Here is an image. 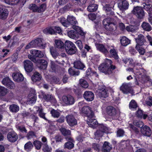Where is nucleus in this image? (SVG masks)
Listing matches in <instances>:
<instances>
[{
	"instance_id": "nucleus-38",
	"label": "nucleus",
	"mask_w": 152,
	"mask_h": 152,
	"mask_svg": "<svg viewBox=\"0 0 152 152\" xmlns=\"http://www.w3.org/2000/svg\"><path fill=\"white\" fill-rule=\"evenodd\" d=\"M9 109L12 113H17L19 110V107L15 104H12L10 105Z\"/></svg>"
},
{
	"instance_id": "nucleus-40",
	"label": "nucleus",
	"mask_w": 152,
	"mask_h": 152,
	"mask_svg": "<svg viewBox=\"0 0 152 152\" xmlns=\"http://www.w3.org/2000/svg\"><path fill=\"white\" fill-rule=\"evenodd\" d=\"M137 107V104L135 101L134 100H132L129 104V108L132 110H134Z\"/></svg>"
},
{
	"instance_id": "nucleus-37",
	"label": "nucleus",
	"mask_w": 152,
	"mask_h": 152,
	"mask_svg": "<svg viewBox=\"0 0 152 152\" xmlns=\"http://www.w3.org/2000/svg\"><path fill=\"white\" fill-rule=\"evenodd\" d=\"M50 50L51 55L55 59H56L59 56V53L53 47H50Z\"/></svg>"
},
{
	"instance_id": "nucleus-9",
	"label": "nucleus",
	"mask_w": 152,
	"mask_h": 152,
	"mask_svg": "<svg viewBox=\"0 0 152 152\" xmlns=\"http://www.w3.org/2000/svg\"><path fill=\"white\" fill-rule=\"evenodd\" d=\"M81 112L86 115L88 118L93 117L94 116V113L91 110V108L88 106H85L81 110Z\"/></svg>"
},
{
	"instance_id": "nucleus-27",
	"label": "nucleus",
	"mask_w": 152,
	"mask_h": 152,
	"mask_svg": "<svg viewBox=\"0 0 152 152\" xmlns=\"http://www.w3.org/2000/svg\"><path fill=\"white\" fill-rule=\"evenodd\" d=\"M34 110L37 112H38L39 115L40 117L47 120V119L45 117V113H43V109L41 106L40 107L36 106L34 107Z\"/></svg>"
},
{
	"instance_id": "nucleus-20",
	"label": "nucleus",
	"mask_w": 152,
	"mask_h": 152,
	"mask_svg": "<svg viewBox=\"0 0 152 152\" xmlns=\"http://www.w3.org/2000/svg\"><path fill=\"white\" fill-rule=\"evenodd\" d=\"M113 6L108 4H106L104 6L103 9L107 13L108 16L113 15L114 14V12L112 11L113 7Z\"/></svg>"
},
{
	"instance_id": "nucleus-4",
	"label": "nucleus",
	"mask_w": 152,
	"mask_h": 152,
	"mask_svg": "<svg viewBox=\"0 0 152 152\" xmlns=\"http://www.w3.org/2000/svg\"><path fill=\"white\" fill-rule=\"evenodd\" d=\"M65 48L66 53L70 55L75 54L77 50L75 45L70 41H67L65 42Z\"/></svg>"
},
{
	"instance_id": "nucleus-36",
	"label": "nucleus",
	"mask_w": 152,
	"mask_h": 152,
	"mask_svg": "<svg viewBox=\"0 0 152 152\" xmlns=\"http://www.w3.org/2000/svg\"><path fill=\"white\" fill-rule=\"evenodd\" d=\"M141 27L144 30L149 31L152 30V28L150 25L148 23L143 22L142 24Z\"/></svg>"
},
{
	"instance_id": "nucleus-43",
	"label": "nucleus",
	"mask_w": 152,
	"mask_h": 152,
	"mask_svg": "<svg viewBox=\"0 0 152 152\" xmlns=\"http://www.w3.org/2000/svg\"><path fill=\"white\" fill-rule=\"evenodd\" d=\"M136 115L139 118H143L145 119L148 117L147 114H143L142 111L141 110H139L137 111Z\"/></svg>"
},
{
	"instance_id": "nucleus-24",
	"label": "nucleus",
	"mask_w": 152,
	"mask_h": 152,
	"mask_svg": "<svg viewBox=\"0 0 152 152\" xmlns=\"http://www.w3.org/2000/svg\"><path fill=\"white\" fill-rule=\"evenodd\" d=\"M120 90L124 93L125 94L130 93L132 91L131 88L129 84L126 83H124L122 84L120 87Z\"/></svg>"
},
{
	"instance_id": "nucleus-14",
	"label": "nucleus",
	"mask_w": 152,
	"mask_h": 152,
	"mask_svg": "<svg viewBox=\"0 0 152 152\" xmlns=\"http://www.w3.org/2000/svg\"><path fill=\"white\" fill-rule=\"evenodd\" d=\"M107 45L104 46L102 44H96L95 46L97 50L105 55H107L109 53L108 48L107 47Z\"/></svg>"
},
{
	"instance_id": "nucleus-26",
	"label": "nucleus",
	"mask_w": 152,
	"mask_h": 152,
	"mask_svg": "<svg viewBox=\"0 0 152 152\" xmlns=\"http://www.w3.org/2000/svg\"><path fill=\"white\" fill-rule=\"evenodd\" d=\"M111 145L109 142H105L102 148V152H110L112 149Z\"/></svg>"
},
{
	"instance_id": "nucleus-13",
	"label": "nucleus",
	"mask_w": 152,
	"mask_h": 152,
	"mask_svg": "<svg viewBox=\"0 0 152 152\" xmlns=\"http://www.w3.org/2000/svg\"><path fill=\"white\" fill-rule=\"evenodd\" d=\"M33 45L34 47H39L40 48H44L46 46V44L43 43L42 39L39 38H37L36 39L32 41Z\"/></svg>"
},
{
	"instance_id": "nucleus-29",
	"label": "nucleus",
	"mask_w": 152,
	"mask_h": 152,
	"mask_svg": "<svg viewBox=\"0 0 152 152\" xmlns=\"http://www.w3.org/2000/svg\"><path fill=\"white\" fill-rule=\"evenodd\" d=\"M42 78V77L41 74L37 72H35L31 78L32 80L34 82L40 81Z\"/></svg>"
},
{
	"instance_id": "nucleus-63",
	"label": "nucleus",
	"mask_w": 152,
	"mask_h": 152,
	"mask_svg": "<svg viewBox=\"0 0 152 152\" xmlns=\"http://www.w3.org/2000/svg\"><path fill=\"white\" fill-rule=\"evenodd\" d=\"M46 5L45 4H41L39 7H38L37 12H43L46 9Z\"/></svg>"
},
{
	"instance_id": "nucleus-2",
	"label": "nucleus",
	"mask_w": 152,
	"mask_h": 152,
	"mask_svg": "<svg viewBox=\"0 0 152 152\" xmlns=\"http://www.w3.org/2000/svg\"><path fill=\"white\" fill-rule=\"evenodd\" d=\"M60 22L63 26L66 27L69 26L70 25L71 26L73 25H76L77 23L76 18L70 15L67 16V19L64 17L61 18Z\"/></svg>"
},
{
	"instance_id": "nucleus-52",
	"label": "nucleus",
	"mask_w": 152,
	"mask_h": 152,
	"mask_svg": "<svg viewBox=\"0 0 152 152\" xmlns=\"http://www.w3.org/2000/svg\"><path fill=\"white\" fill-rule=\"evenodd\" d=\"M57 65H56L54 62L52 61H50V70L52 72H55L57 68Z\"/></svg>"
},
{
	"instance_id": "nucleus-30",
	"label": "nucleus",
	"mask_w": 152,
	"mask_h": 152,
	"mask_svg": "<svg viewBox=\"0 0 152 152\" xmlns=\"http://www.w3.org/2000/svg\"><path fill=\"white\" fill-rule=\"evenodd\" d=\"M142 7L148 11L149 15L152 14V6L148 3H144L142 4Z\"/></svg>"
},
{
	"instance_id": "nucleus-19",
	"label": "nucleus",
	"mask_w": 152,
	"mask_h": 152,
	"mask_svg": "<svg viewBox=\"0 0 152 152\" xmlns=\"http://www.w3.org/2000/svg\"><path fill=\"white\" fill-rule=\"evenodd\" d=\"M135 39L136 42L137 43L136 45L142 46L146 42V40L144 36L141 34L138 35L137 37L135 38Z\"/></svg>"
},
{
	"instance_id": "nucleus-53",
	"label": "nucleus",
	"mask_w": 152,
	"mask_h": 152,
	"mask_svg": "<svg viewBox=\"0 0 152 152\" xmlns=\"http://www.w3.org/2000/svg\"><path fill=\"white\" fill-rule=\"evenodd\" d=\"M33 144L36 149L39 150L41 147L42 143L39 141L35 140Z\"/></svg>"
},
{
	"instance_id": "nucleus-33",
	"label": "nucleus",
	"mask_w": 152,
	"mask_h": 152,
	"mask_svg": "<svg viewBox=\"0 0 152 152\" xmlns=\"http://www.w3.org/2000/svg\"><path fill=\"white\" fill-rule=\"evenodd\" d=\"M55 47L58 49H62L64 48V44L61 40L56 39L55 41Z\"/></svg>"
},
{
	"instance_id": "nucleus-39",
	"label": "nucleus",
	"mask_w": 152,
	"mask_h": 152,
	"mask_svg": "<svg viewBox=\"0 0 152 152\" xmlns=\"http://www.w3.org/2000/svg\"><path fill=\"white\" fill-rule=\"evenodd\" d=\"M98 5L95 4H92L89 5L87 8L88 10L90 12L96 11L98 8Z\"/></svg>"
},
{
	"instance_id": "nucleus-48",
	"label": "nucleus",
	"mask_w": 152,
	"mask_h": 152,
	"mask_svg": "<svg viewBox=\"0 0 152 152\" xmlns=\"http://www.w3.org/2000/svg\"><path fill=\"white\" fill-rule=\"evenodd\" d=\"M36 96L33 94L31 97L28 99L27 100L28 104H31L35 103L36 101Z\"/></svg>"
},
{
	"instance_id": "nucleus-44",
	"label": "nucleus",
	"mask_w": 152,
	"mask_h": 152,
	"mask_svg": "<svg viewBox=\"0 0 152 152\" xmlns=\"http://www.w3.org/2000/svg\"><path fill=\"white\" fill-rule=\"evenodd\" d=\"M50 113L52 116L55 118H58L61 115V113L59 112L54 109H52L50 111Z\"/></svg>"
},
{
	"instance_id": "nucleus-25",
	"label": "nucleus",
	"mask_w": 152,
	"mask_h": 152,
	"mask_svg": "<svg viewBox=\"0 0 152 152\" xmlns=\"http://www.w3.org/2000/svg\"><path fill=\"white\" fill-rule=\"evenodd\" d=\"M13 80L17 82H20L24 80V77L23 75L19 73H15L13 74L12 75Z\"/></svg>"
},
{
	"instance_id": "nucleus-5",
	"label": "nucleus",
	"mask_w": 152,
	"mask_h": 152,
	"mask_svg": "<svg viewBox=\"0 0 152 152\" xmlns=\"http://www.w3.org/2000/svg\"><path fill=\"white\" fill-rule=\"evenodd\" d=\"M132 12L139 19L143 18L145 16L144 11L142 8L140 7H134Z\"/></svg>"
},
{
	"instance_id": "nucleus-3",
	"label": "nucleus",
	"mask_w": 152,
	"mask_h": 152,
	"mask_svg": "<svg viewBox=\"0 0 152 152\" xmlns=\"http://www.w3.org/2000/svg\"><path fill=\"white\" fill-rule=\"evenodd\" d=\"M111 18H108L104 20L103 23L105 29L110 31H114L116 29V26L114 23L110 22Z\"/></svg>"
},
{
	"instance_id": "nucleus-17",
	"label": "nucleus",
	"mask_w": 152,
	"mask_h": 152,
	"mask_svg": "<svg viewBox=\"0 0 152 152\" xmlns=\"http://www.w3.org/2000/svg\"><path fill=\"white\" fill-rule=\"evenodd\" d=\"M9 14L8 10L4 7H0V19L4 20L7 18Z\"/></svg>"
},
{
	"instance_id": "nucleus-32",
	"label": "nucleus",
	"mask_w": 152,
	"mask_h": 152,
	"mask_svg": "<svg viewBox=\"0 0 152 152\" xmlns=\"http://www.w3.org/2000/svg\"><path fill=\"white\" fill-rule=\"evenodd\" d=\"M129 4L127 1L125 0L122 1L121 3L118 4V7L121 10H124L127 9Z\"/></svg>"
},
{
	"instance_id": "nucleus-62",
	"label": "nucleus",
	"mask_w": 152,
	"mask_h": 152,
	"mask_svg": "<svg viewBox=\"0 0 152 152\" xmlns=\"http://www.w3.org/2000/svg\"><path fill=\"white\" fill-rule=\"evenodd\" d=\"M75 3L78 6H81L85 4L87 1V0H75Z\"/></svg>"
},
{
	"instance_id": "nucleus-47",
	"label": "nucleus",
	"mask_w": 152,
	"mask_h": 152,
	"mask_svg": "<svg viewBox=\"0 0 152 152\" xmlns=\"http://www.w3.org/2000/svg\"><path fill=\"white\" fill-rule=\"evenodd\" d=\"M43 32L45 34H54L55 33L54 30L51 27L45 29L43 30Z\"/></svg>"
},
{
	"instance_id": "nucleus-10",
	"label": "nucleus",
	"mask_w": 152,
	"mask_h": 152,
	"mask_svg": "<svg viewBox=\"0 0 152 152\" xmlns=\"http://www.w3.org/2000/svg\"><path fill=\"white\" fill-rule=\"evenodd\" d=\"M135 72L136 73L137 75L141 76L142 78V82H144L147 80L148 77L146 75V71L143 69H136Z\"/></svg>"
},
{
	"instance_id": "nucleus-28",
	"label": "nucleus",
	"mask_w": 152,
	"mask_h": 152,
	"mask_svg": "<svg viewBox=\"0 0 152 152\" xmlns=\"http://www.w3.org/2000/svg\"><path fill=\"white\" fill-rule=\"evenodd\" d=\"M74 67L78 69H83L85 67V66L80 61L76 60L74 63Z\"/></svg>"
},
{
	"instance_id": "nucleus-35",
	"label": "nucleus",
	"mask_w": 152,
	"mask_h": 152,
	"mask_svg": "<svg viewBox=\"0 0 152 152\" xmlns=\"http://www.w3.org/2000/svg\"><path fill=\"white\" fill-rule=\"evenodd\" d=\"M37 63H40V68L43 69H45L48 66V63L45 60H38Z\"/></svg>"
},
{
	"instance_id": "nucleus-16",
	"label": "nucleus",
	"mask_w": 152,
	"mask_h": 152,
	"mask_svg": "<svg viewBox=\"0 0 152 152\" xmlns=\"http://www.w3.org/2000/svg\"><path fill=\"white\" fill-rule=\"evenodd\" d=\"M66 118L67 122L69 126H72L77 124V120L73 115H70L67 116Z\"/></svg>"
},
{
	"instance_id": "nucleus-46",
	"label": "nucleus",
	"mask_w": 152,
	"mask_h": 152,
	"mask_svg": "<svg viewBox=\"0 0 152 152\" xmlns=\"http://www.w3.org/2000/svg\"><path fill=\"white\" fill-rule=\"evenodd\" d=\"M5 3L8 4L13 5L18 4L20 0H4Z\"/></svg>"
},
{
	"instance_id": "nucleus-51",
	"label": "nucleus",
	"mask_w": 152,
	"mask_h": 152,
	"mask_svg": "<svg viewBox=\"0 0 152 152\" xmlns=\"http://www.w3.org/2000/svg\"><path fill=\"white\" fill-rule=\"evenodd\" d=\"M60 130L62 134L64 136L71 134L70 131L69 130L66 129L64 128H61L60 129Z\"/></svg>"
},
{
	"instance_id": "nucleus-49",
	"label": "nucleus",
	"mask_w": 152,
	"mask_h": 152,
	"mask_svg": "<svg viewBox=\"0 0 152 152\" xmlns=\"http://www.w3.org/2000/svg\"><path fill=\"white\" fill-rule=\"evenodd\" d=\"M8 92L7 89L3 87H0V96H4Z\"/></svg>"
},
{
	"instance_id": "nucleus-55",
	"label": "nucleus",
	"mask_w": 152,
	"mask_h": 152,
	"mask_svg": "<svg viewBox=\"0 0 152 152\" xmlns=\"http://www.w3.org/2000/svg\"><path fill=\"white\" fill-rule=\"evenodd\" d=\"M69 73L73 76H76L79 75L80 72L78 70H75L71 68H70L68 70Z\"/></svg>"
},
{
	"instance_id": "nucleus-1",
	"label": "nucleus",
	"mask_w": 152,
	"mask_h": 152,
	"mask_svg": "<svg viewBox=\"0 0 152 152\" xmlns=\"http://www.w3.org/2000/svg\"><path fill=\"white\" fill-rule=\"evenodd\" d=\"M112 63L111 60L106 59L104 62L99 66L98 69L100 72L106 75L110 74L116 68L115 66L112 64Z\"/></svg>"
},
{
	"instance_id": "nucleus-54",
	"label": "nucleus",
	"mask_w": 152,
	"mask_h": 152,
	"mask_svg": "<svg viewBox=\"0 0 152 152\" xmlns=\"http://www.w3.org/2000/svg\"><path fill=\"white\" fill-rule=\"evenodd\" d=\"M81 86L83 88H86L88 86V84L86 81L83 79H81L80 80Z\"/></svg>"
},
{
	"instance_id": "nucleus-41",
	"label": "nucleus",
	"mask_w": 152,
	"mask_h": 152,
	"mask_svg": "<svg viewBox=\"0 0 152 152\" xmlns=\"http://www.w3.org/2000/svg\"><path fill=\"white\" fill-rule=\"evenodd\" d=\"M74 141H68L65 143L64 145V148H67L68 149H71L74 147L73 143Z\"/></svg>"
},
{
	"instance_id": "nucleus-12",
	"label": "nucleus",
	"mask_w": 152,
	"mask_h": 152,
	"mask_svg": "<svg viewBox=\"0 0 152 152\" xmlns=\"http://www.w3.org/2000/svg\"><path fill=\"white\" fill-rule=\"evenodd\" d=\"M24 66L26 71L28 72H31L33 69L32 63L29 60H26L23 61Z\"/></svg>"
},
{
	"instance_id": "nucleus-22",
	"label": "nucleus",
	"mask_w": 152,
	"mask_h": 152,
	"mask_svg": "<svg viewBox=\"0 0 152 152\" xmlns=\"http://www.w3.org/2000/svg\"><path fill=\"white\" fill-rule=\"evenodd\" d=\"M107 47L108 48L109 50L110 49L109 52L112 57L114 58L115 59H118L119 57L117 54V53L116 50L114 48L113 46L107 45Z\"/></svg>"
},
{
	"instance_id": "nucleus-21",
	"label": "nucleus",
	"mask_w": 152,
	"mask_h": 152,
	"mask_svg": "<svg viewBox=\"0 0 152 152\" xmlns=\"http://www.w3.org/2000/svg\"><path fill=\"white\" fill-rule=\"evenodd\" d=\"M141 133L144 136L150 137L151 134V131L150 128L145 126L141 129Z\"/></svg>"
},
{
	"instance_id": "nucleus-34",
	"label": "nucleus",
	"mask_w": 152,
	"mask_h": 152,
	"mask_svg": "<svg viewBox=\"0 0 152 152\" xmlns=\"http://www.w3.org/2000/svg\"><path fill=\"white\" fill-rule=\"evenodd\" d=\"M120 41L121 45L124 46H126L130 43V40L125 37H122Z\"/></svg>"
},
{
	"instance_id": "nucleus-58",
	"label": "nucleus",
	"mask_w": 152,
	"mask_h": 152,
	"mask_svg": "<svg viewBox=\"0 0 152 152\" xmlns=\"http://www.w3.org/2000/svg\"><path fill=\"white\" fill-rule=\"evenodd\" d=\"M126 29L128 32H133L137 29V27L134 26L130 25L126 27Z\"/></svg>"
},
{
	"instance_id": "nucleus-64",
	"label": "nucleus",
	"mask_w": 152,
	"mask_h": 152,
	"mask_svg": "<svg viewBox=\"0 0 152 152\" xmlns=\"http://www.w3.org/2000/svg\"><path fill=\"white\" fill-rule=\"evenodd\" d=\"M29 9L34 12H37L38 7L34 4H31L30 5Z\"/></svg>"
},
{
	"instance_id": "nucleus-50",
	"label": "nucleus",
	"mask_w": 152,
	"mask_h": 152,
	"mask_svg": "<svg viewBox=\"0 0 152 152\" xmlns=\"http://www.w3.org/2000/svg\"><path fill=\"white\" fill-rule=\"evenodd\" d=\"M42 150L44 152H51L52 148L47 143H44L43 146Z\"/></svg>"
},
{
	"instance_id": "nucleus-57",
	"label": "nucleus",
	"mask_w": 152,
	"mask_h": 152,
	"mask_svg": "<svg viewBox=\"0 0 152 152\" xmlns=\"http://www.w3.org/2000/svg\"><path fill=\"white\" fill-rule=\"evenodd\" d=\"M68 36L70 38L75 39L76 37V31L74 30H71L68 32Z\"/></svg>"
},
{
	"instance_id": "nucleus-23",
	"label": "nucleus",
	"mask_w": 152,
	"mask_h": 152,
	"mask_svg": "<svg viewBox=\"0 0 152 152\" xmlns=\"http://www.w3.org/2000/svg\"><path fill=\"white\" fill-rule=\"evenodd\" d=\"M42 95L44 99L47 101H51L55 103L56 100L54 96L51 95L46 94L42 92Z\"/></svg>"
},
{
	"instance_id": "nucleus-11",
	"label": "nucleus",
	"mask_w": 152,
	"mask_h": 152,
	"mask_svg": "<svg viewBox=\"0 0 152 152\" xmlns=\"http://www.w3.org/2000/svg\"><path fill=\"white\" fill-rule=\"evenodd\" d=\"M7 138L8 140L10 142H14L18 138L17 134L15 132H9L7 134Z\"/></svg>"
},
{
	"instance_id": "nucleus-45",
	"label": "nucleus",
	"mask_w": 152,
	"mask_h": 152,
	"mask_svg": "<svg viewBox=\"0 0 152 152\" xmlns=\"http://www.w3.org/2000/svg\"><path fill=\"white\" fill-rule=\"evenodd\" d=\"M103 133L99 129L97 130V131L94 132V138L96 139H99V138L102 137L103 136Z\"/></svg>"
},
{
	"instance_id": "nucleus-31",
	"label": "nucleus",
	"mask_w": 152,
	"mask_h": 152,
	"mask_svg": "<svg viewBox=\"0 0 152 152\" xmlns=\"http://www.w3.org/2000/svg\"><path fill=\"white\" fill-rule=\"evenodd\" d=\"M31 53L35 57H37L42 58L44 56L43 53L38 50H31Z\"/></svg>"
},
{
	"instance_id": "nucleus-61",
	"label": "nucleus",
	"mask_w": 152,
	"mask_h": 152,
	"mask_svg": "<svg viewBox=\"0 0 152 152\" xmlns=\"http://www.w3.org/2000/svg\"><path fill=\"white\" fill-rule=\"evenodd\" d=\"M36 137L35 133L32 131H29L27 134L26 137L28 139H30L32 138Z\"/></svg>"
},
{
	"instance_id": "nucleus-7",
	"label": "nucleus",
	"mask_w": 152,
	"mask_h": 152,
	"mask_svg": "<svg viewBox=\"0 0 152 152\" xmlns=\"http://www.w3.org/2000/svg\"><path fill=\"white\" fill-rule=\"evenodd\" d=\"M106 112L113 118L116 119L117 118V110L114 107L111 106H108L106 108Z\"/></svg>"
},
{
	"instance_id": "nucleus-15",
	"label": "nucleus",
	"mask_w": 152,
	"mask_h": 152,
	"mask_svg": "<svg viewBox=\"0 0 152 152\" xmlns=\"http://www.w3.org/2000/svg\"><path fill=\"white\" fill-rule=\"evenodd\" d=\"M83 97L86 101H91L94 100V94L91 91H86L84 92Z\"/></svg>"
},
{
	"instance_id": "nucleus-18",
	"label": "nucleus",
	"mask_w": 152,
	"mask_h": 152,
	"mask_svg": "<svg viewBox=\"0 0 152 152\" xmlns=\"http://www.w3.org/2000/svg\"><path fill=\"white\" fill-rule=\"evenodd\" d=\"M87 122L88 125L93 128H95L98 126V123L96 120L94 119V116L88 118Z\"/></svg>"
},
{
	"instance_id": "nucleus-42",
	"label": "nucleus",
	"mask_w": 152,
	"mask_h": 152,
	"mask_svg": "<svg viewBox=\"0 0 152 152\" xmlns=\"http://www.w3.org/2000/svg\"><path fill=\"white\" fill-rule=\"evenodd\" d=\"M33 147V145L30 141H29L25 144L24 146L25 150L28 151H30Z\"/></svg>"
},
{
	"instance_id": "nucleus-8",
	"label": "nucleus",
	"mask_w": 152,
	"mask_h": 152,
	"mask_svg": "<svg viewBox=\"0 0 152 152\" xmlns=\"http://www.w3.org/2000/svg\"><path fill=\"white\" fill-rule=\"evenodd\" d=\"M62 99L63 102L67 105H72L75 102V99L74 97L69 95L63 96Z\"/></svg>"
},
{
	"instance_id": "nucleus-6",
	"label": "nucleus",
	"mask_w": 152,
	"mask_h": 152,
	"mask_svg": "<svg viewBox=\"0 0 152 152\" xmlns=\"http://www.w3.org/2000/svg\"><path fill=\"white\" fill-rule=\"evenodd\" d=\"M97 95L101 99L106 98L108 96L109 94L105 87L103 85L99 87L97 90Z\"/></svg>"
},
{
	"instance_id": "nucleus-60",
	"label": "nucleus",
	"mask_w": 152,
	"mask_h": 152,
	"mask_svg": "<svg viewBox=\"0 0 152 152\" xmlns=\"http://www.w3.org/2000/svg\"><path fill=\"white\" fill-rule=\"evenodd\" d=\"M133 124L134 125L140 128H142L144 126L143 123L140 121H134Z\"/></svg>"
},
{
	"instance_id": "nucleus-59",
	"label": "nucleus",
	"mask_w": 152,
	"mask_h": 152,
	"mask_svg": "<svg viewBox=\"0 0 152 152\" xmlns=\"http://www.w3.org/2000/svg\"><path fill=\"white\" fill-rule=\"evenodd\" d=\"M140 46L138 45H136L135 48L138 51L140 54L143 55L145 53V49Z\"/></svg>"
},
{
	"instance_id": "nucleus-56",
	"label": "nucleus",
	"mask_w": 152,
	"mask_h": 152,
	"mask_svg": "<svg viewBox=\"0 0 152 152\" xmlns=\"http://www.w3.org/2000/svg\"><path fill=\"white\" fill-rule=\"evenodd\" d=\"M99 130L103 133H106L108 132L107 128L103 124H100L99 125Z\"/></svg>"
}]
</instances>
